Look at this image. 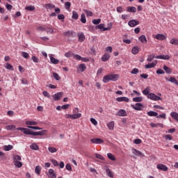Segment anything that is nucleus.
I'll use <instances>...</instances> for the list:
<instances>
[{
	"label": "nucleus",
	"mask_w": 178,
	"mask_h": 178,
	"mask_svg": "<svg viewBox=\"0 0 178 178\" xmlns=\"http://www.w3.org/2000/svg\"><path fill=\"white\" fill-rule=\"evenodd\" d=\"M73 55H74V54H72V52H67L65 54V56L66 58H71V56H73Z\"/></svg>",
	"instance_id": "58"
},
{
	"label": "nucleus",
	"mask_w": 178,
	"mask_h": 178,
	"mask_svg": "<svg viewBox=\"0 0 178 178\" xmlns=\"http://www.w3.org/2000/svg\"><path fill=\"white\" fill-rule=\"evenodd\" d=\"M25 10L33 12V10H35V7L34 6H27L26 7H25Z\"/></svg>",
	"instance_id": "27"
},
{
	"label": "nucleus",
	"mask_w": 178,
	"mask_h": 178,
	"mask_svg": "<svg viewBox=\"0 0 178 178\" xmlns=\"http://www.w3.org/2000/svg\"><path fill=\"white\" fill-rule=\"evenodd\" d=\"M33 62H34V63H38L40 62V59L38 58L37 56H33L31 58Z\"/></svg>",
	"instance_id": "48"
},
{
	"label": "nucleus",
	"mask_w": 178,
	"mask_h": 178,
	"mask_svg": "<svg viewBox=\"0 0 178 178\" xmlns=\"http://www.w3.org/2000/svg\"><path fill=\"white\" fill-rule=\"evenodd\" d=\"M63 95V92H60L54 94L53 95V98H54V101H59V99H61Z\"/></svg>",
	"instance_id": "9"
},
{
	"label": "nucleus",
	"mask_w": 178,
	"mask_h": 178,
	"mask_svg": "<svg viewBox=\"0 0 178 178\" xmlns=\"http://www.w3.org/2000/svg\"><path fill=\"white\" fill-rule=\"evenodd\" d=\"M156 63H158V60L149 63L145 65V69H152V67H155L156 66Z\"/></svg>",
	"instance_id": "12"
},
{
	"label": "nucleus",
	"mask_w": 178,
	"mask_h": 178,
	"mask_svg": "<svg viewBox=\"0 0 178 178\" xmlns=\"http://www.w3.org/2000/svg\"><path fill=\"white\" fill-rule=\"evenodd\" d=\"M95 158L97 159H101V161H105V157H104L102 155L99 154H95Z\"/></svg>",
	"instance_id": "44"
},
{
	"label": "nucleus",
	"mask_w": 178,
	"mask_h": 178,
	"mask_svg": "<svg viewBox=\"0 0 178 178\" xmlns=\"http://www.w3.org/2000/svg\"><path fill=\"white\" fill-rule=\"evenodd\" d=\"M147 115L148 116H151V117H152V116H154V117H156V116L158 117V113H156V112H155V111H152L147 112Z\"/></svg>",
	"instance_id": "30"
},
{
	"label": "nucleus",
	"mask_w": 178,
	"mask_h": 178,
	"mask_svg": "<svg viewBox=\"0 0 178 178\" xmlns=\"http://www.w3.org/2000/svg\"><path fill=\"white\" fill-rule=\"evenodd\" d=\"M79 42H84L86 41V35L83 32H79L77 33Z\"/></svg>",
	"instance_id": "4"
},
{
	"label": "nucleus",
	"mask_w": 178,
	"mask_h": 178,
	"mask_svg": "<svg viewBox=\"0 0 178 178\" xmlns=\"http://www.w3.org/2000/svg\"><path fill=\"white\" fill-rule=\"evenodd\" d=\"M13 159L14 161H22V157H20V156L19 155H14L13 156Z\"/></svg>",
	"instance_id": "55"
},
{
	"label": "nucleus",
	"mask_w": 178,
	"mask_h": 178,
	"mask_svg": "<svg viewBox=\"0 0 178 178\" xmlns=\"http://www.w3.org/2000/svg\"><path fill=\"white\" fill-rule=\"evenodd\" d=\"M107 156L111 161H116V157L112 153H108Z\"/></svg>",
	"instance_id": "31"
},
{
	"label": "nucleus",
	"mask_w": 178,
	"mask_h": 178,
	"mask_svg": "<svg viewBox=\"0 0 178 178\" xmlns=\"http://www.w3.org/2000/svg\"><path fill=\"white\" fill-rule=\"evenodd\" d=\"M156 59H163L164 60H169L170 59V56L169 55H160L155 56Z\"/></svg>",
	"instance_id": "13"
},
{
	"label": "nucleus",
	"mask_w": 178,
	"mask_h": 178,
	"mask_svg": "<svg viewBox=\"0 0 178 178\" xmlns=\"http://www.w3.org/2000/svg\"><path fill=\"white\" fill-rule=\"evenodd\" d=\"M119 75L118 74H107L103 77V83H109V81H118Z\"/></svg>",
	"instance_id": "1"
},
{
	"label": "nucleus",
	"mask_w": 178,
	"mask_h": 178,
	"mask_svg": "<svg viewBox=\"0 0 178 178\" xmlns=\"http://www.w3.org/2000/svg\"><path fill=\"white\" fill-rule=\"evenodd\" d=\"M73 57L74 58V59H76V60H81V56L79 55V54H73Z\"/></svg>",
	"instance_id": "53"
},
{
	"label": "nucleus",
	"mask_w": 178,
	"mask_h": 178,
	"mask_svg": "<svg viewBox=\"0 0 178 178\" xmlns=\"http://www.w3.org/2000/svg\"><path fill=\"white\" fill-rule=\"evenodd\" d=\"M138 52H140V48L138 47V46H135L132 48L131 53L134 55H137Z\"/></svg>",
	"instance_id": "21"
},
{
	"label": "nucleus",
	"mask_w": 178,
	"mask_h": 178,
	"mask_svg": "<svg viewBox=\"0 0 178 178\" xmlns=\"http://www.w3.org/2000/svg\"><path fill=\"white\" fill-rule=\"evenodd\" d=\"M18 131H23L24 134H27L29 136H40L39 132H34L27 128L18 127L16 129Z\"/></svg>",
	"instance_id": "2"
},
{
	"label": "nucleus",
	"mask_w": 178,
	"mask_h": 178,
	"mask_svg": "<svg viewBox=\"0 0 178 178\" xmlns=\"http://www.w3.org/2000/svg\"><path fill=\"white\" fill-rule=\"evenodd\" d=\"M106 172L107 176H108V177L113 178V172H112V171H111V169L107 168L106 170Z\"/></svg>",
	"instance_id": "32"
},
{
	"label": "nucleus",
	"mask_w": 178,
	"mask_h": 178,
	"mask_svg": "<svg viewBox=\"0 0 178 178\" xmlns=\"http://www.w3.org/2000/svg\"><path fill=\"white\" fill-rule=\"evenodd\" d=\"M156 74H165V71L162 69H159L156 70Z\"/></svg>",
	"instance_id": "62"
},
{
	"label": "nucleus",
	"mask_w": 178,
	"mask_h": 178,
	"mask_svg": "<svg viewBox=\"0 0 178 178\" xmlns=\"http://www.w3.org/2000/svg\"><path fill=\"white\" fill-rule=\"evenodd\" d=\"M163 68L165 70V73H167L168 74H172V70L169 67L163 65Z\"/></svg>",
	"instance_id": "29"
},
{
	"label": "nucleus",
	"mask_w": 178,
	"mask_h": 178,
	"mask_svg": "<svg viewBox=\"0 0 178 178\" xmlns=\"http://www.w3.org/2000/svg\"><path fill=\"white\" fill-rule=\"evenodd\" d=\"M138 72H139V70L138 68H134L131 72V74H137Z\"/></svg>",
	"instance_id": "59"
},
{
	"label": "nucleus",
	"mask_w": 178,
	"mask_h": 178,
	"mask_svg": "<svg viewBox=\"0 0 178 178\" xmlns=\"http://www.w3.org/2000/svg\"><path fill=\"white\" fill-rule=\"evenodd\" d=\"M138 24H140V22L136 19L130 20L128 22V26H129V27H136V26H138Z\"/></svg>",
	"instance_id": "7"
},
{
	"label": "nucleus",
	"mask_w": 178,
	"mask_h": 178,
	"mask_svg": "<svg viewBox=\"0 0 178 178\" xmlns=\"http://www.w3.org/2000/svg\"><path fill=\"white\" fill-rule=\"evenodd\" d=\"M134 102H143V97H134L133 98Z\"/></svg>",
	"instance_id": "38"
},
{
	"label": "nucleus",
	"mask_w": 178,
	"mask_h": 178,
	"mask_svg": "<svg viewBox=\"0 0 178 178\" xmlns=\"http://www.w3.org/2000/svg\"><path fill=\"white\" fill-rule=\"evenodd\" d=\"M87 69V66H86V64L82 63L78 65L77 72H84Z\"/></svg>",
	"instance_id": "11"
},
{
	"label": "nucleus",
	"mask_w": 178,
	"mask_h": 178,
	"mask_svg": "<svg viewBox=\"0 0 178 178\" xmlns=\"http://www.w3.org/2000/svg\"><path fill=\"white\" fill-rule=\"evenodd\" d=\"M90 141L92 144H102L104 143V140L101 138H92Z\"/></svg>",
	"instance_id": "14"
},
{
	"label": "nucleus",
	"mask_w": 178,
	"mask_h": 178,
	"mask_svg": "<svg viewBox=\"0 0 178 178\" xmlns=\"http://www.w3.org/2000/svg\"><path fill=\"white\" fill-rule=\"evenodd\" d=\"M155 58L154 55H149L147 58V62H152Z\"/></svg>",
	"instance_id": "52"
},
{
	"label": "nucleus",
	"mask_w": 178,
	"mask_h": 178,
	"mask_svg": "<svg viewBox=\"0 0 178 178\" xmlns=\"http://www.w3.org/2000/svg\"><path fill=\"white\" fill-rule=\"evenodd\" d=\"M22 56H23V58H24L25 59H27L30 57V55L29 54V53H27L26 51H22Z\"/></svg>",
	"instance_id": "43"
},
{
	"label": "nucleus",
	"mask_w": 178,
	"mask_h": 178,
	"mask_svg": "<svg viewBox=\"0 0 178 178\" xmlns=\"http://www.w3.org/2000/svg\"><path fill=\"white\" fill-rule=\"evenodd\" d=\"M53 77H54V79L57 81L60 80V76H59V74H58L56 72L53 73Z\"/></svg>",
	"instance_id": "51"
},
{
	"label": "nucleus",
	"mask_w": 178,
	"mask_h": 178,
	"mask_svg": "<svg viewBox=\"0 0 178 178\" xmlns=\"http://www.w3.org/2000/svg\"><path fill=\"white\" fill-rule=\"evenodd\" d=\"M49 152H51V154H54V152H56V151H58V149H56V148L55 147H49L48 148Z\"/></svg>",
	"instance_id": "49"
},
{
	"label": "nucleus",
	"mask_w": 178,
	"mask_h": 178,
	"mask_svg": "<svg viewBox=\"0 0 178 178\" xmlns=\"http://www.w3.org/2000/svg\"><path fill=\"white\" fill-rule=\"evenodd\" d=\"M117 116H127V113L123 110V109H120L119 111L117 112L116 113Z\"/></svg>",
	"instance_id": "16"
},
{
	"label": "nucleus",
	"mask_w": 178,
	"mask_h": 178,
	"mask_svg": "<svg viewBox=\"0 0 178 178\" xmlns=\"http://www.w3.org/2000/svg\"><path fill=\"white\" fill-rule=\"evenodd\" d=\"M107 127H108L109 130H113L115 127V122L111 121L109 123L107 124Z\"/></svg>",
	"instance_id": "26"
},
{
	"label": "nucleus",
	"mask_w": 178,
	"mask_h": 178,
	"mask_svg": "<svg viewBox=\"0 0 178 178\" xmlns=\"http://www.w3.org/2000/svg\"><path fill=\"white\" fill-rule=\"evenodd\" d=\"M81 116V113H76L72 115V120H74L76 119H79V118Z\"/></svg>",
	"instance_id": "37"
},
{
	"label": "nucleus",
	"mask_w": 178,
	"mask_h": 178,
	"mask_svg": "<svg viewBox=\"0 0 178 178\" xmlns=\"http://www.w3.org/2000/svg\"><path fill=\"white\" fill-rule=\"evenodd\" d=\"M139 41H140V42H142V44H147V37H145V35H141L139 38H138Z\"/></svg>",
	"instance_id": "18"
},
{
	"label": "nucleus",
	"mask_w": 178,
	"mask_h": 178,
	"mask_svg": "<svg viewBox=\"0 0 178 178\" xmlns=\"http://www.w3.org/2000/svg\"><path fill=\"white\" fill-rule=\"evenodd\" d=\"M92 22L93 24H99L101 23V19H93Z\"/></svg>",
	"instance_id": "54"
},
{
	"label": "nucleus",
	"mask_w": 178,
	"mask_h": 178,
	"mask_svg": "<svg viewBox=\"0 0 178 178\" xmlns=\"http://www.w3.org/2000/svg\"><path fill=\"white\" fill-rule=\"evenodd\" d=\"M90 122L94 124V126H97V124H98V122L95 118H90Z\"/></svg>",
	"instance_id": "56"
},
{
	"label": "nucleus",
	"mask_w": 178,
	"mask_h": 178,
	"mask_svg": "<svg viewBox=\"0 0 178 178\" xmlns=\"http://www.w3.org/2000/svg\"><path fill=\"white\" fill-rule=\"evenodd\" d=\"M166 81H170V83H172L173 84H175V86H178V81L176 79V78L173 76H170V78L165 77Z\"/></svg>",
	"instance_id": "8"
},
{
	"label": "nucleus",
	"mask_w": 178,
	"mask_h": 178,
	"mask_svg": "<svg viewBox=\"0 0 178 178\" xmlns=\"http://www.w3.org/2000/svg\"><path fill=\"white\" fill-rule=\"evenodd\" d=\"M73 31H67V32H64L63 35H65V37H73Z\"/></svg>",
	"instance_id": "34"
},
{
	"label": "nucleus",
	"mask_w": 178,
	"mask_h": 178,
	"mask_svg": "<svg viewBox=\"0 0 178 178\" xmlns=\"http://www.w3.org/2000/svg\"><path fill=\"white\" fill-rule=\"evenodd\" d=\"M31 149H33L34 151H38L40 149V147L37 145L35 143H33L30 145Z\"/></svg>",
	"instance_id": "28"
},
{
	"label": "nucleus",
	"mask_w": 178,
	"mask_h": 178,
	"mask_svg": "<svg viewBox=\"0 0 178 178\" xmlns=\"http://www.w3.org/2000/svg\"><path fill=\"white\" fill-rule=\"evenodd\" d=\"M65 9L69 10V9H70V6H72V3L70 2H69V1H67L65 3Z\"/></svg>",
	"instance_id": "50"
},
{
	"label": "nucleus",
	"mask_w": 178,
	"mask_h": 178,
	"mask_svg": "<svg viewBox=\"0 0 178 178\" xmlns=\"http://www.w3.org/2000/svg\"><path fill=\"white\" fill-rule=\"evenodd\" d=\"M51 163H53L54 166H59V163H58V161L55 159H51Z\"/></svg>",
	"instance_id": "57"
},
{
	"label": "nucleus",
	"mask_w": 178,
	"mask_h": 178,
	"mask_svg": "<svg viewBox=\"0 0 178 178\" xmlns=\"http://www.w3.org/2000/svg\"><path fill=\"white\" fill-rule=\"evenodd\" d=\"M25 124H26V126H37V124H38V122L35 121H26L25 122Z\"/></svg>",
	"instance_id": "23"
},
{
	"label": "nucleus",
	"mask_w": 178,
	"mask_h": 178,
	"mask_svg": "<svg viewBox=\"0 0 178 178\" xmlns=\"http://www.w3.org/2000/svg\"><path fill=\"white\" fill-rule=\"evenodd\" d=\"M54 33V29L52 28H47V33L52 34Z\"/></svg>",
	"instance_id": "64"
},
{
	"label": "nucleus",
	"mask_w": 178,
	"mask_h": 178,
	"mask_svg": "<svg viewBox=\"0 0 178 178\" xmlns=\"http://www.w3.org/2000/svg\"><path fill=\"white\" fill-rule=\"evenodd\" d=\"M164 138H165V140H169L170 141L173 140V138L171 136V135L169 134L164 136Z\"/></svg>",
	"instance_id": "60"
},
{
	"label": "nucleus",
	"mask_w": 178,
	"mask_h": 178,
	"mask_svg": "<svg viewBox=\"0 0 178 178\" xmlns=\"http://www.w3.org/2000/svg\"><path fill=\"white\" fill-rule=\"evenodd\" d=\"M4 149L5 151H10L11 149H13V146H12L11 145H6L4 147Z\"/></svg>",
	"instance_id": "47"
},
{
	"label": "nucleus",
	"mask_w": 178,
	"mask_h": 178,
	"mask_svg": "<svg viewBox=\"0 0 178 178\" xmlns=\"http://www.w3.org/2000/svg\"><path fill=\"white\" fill-rule=\"evenodd\" d=\"M157 169L159 170H162L163 172H168L169 170V168L168 166L165 165L164 164L160 163L156 165Z\"/></svg>",
	"instance_id": "5"
},
{
	"label": "nucleus",
	"mask_w": 178,
	"mask_h": 178,
	"mask_svg": "<svg viewBox=\"0 0 178 178\" xmlns=\"http://www.w3.org/2000/svg\"><path fill=\"white\" fill-rule=\"evenodd\" d=\"M39 136H45L47 135V130H42L40 131H38Z\"/></svg>",
	"instance_id": "63"
},
{
	"label": "nucleus",
	"mask_w": 178,
	"mask_h": 178,
	"mask_svg": "<svg viewBox=\"0 0 178 178\" xmlns=\"http://www.w3.org/2000/svg\"><path fill=\"white\" fill-rule=\"evenodd\" d=\"M132 154H134V155H136V156H144V154H143L139 150H137V149L134 148L132 149Z\"/></svg>",
	"instance_id": "10"
},
{
	"label": "nucleus",
	"mask_w": 178,
	"mask_h": 178,
	"mask_svg": "<svg viewBox=\"0 0 178 178\" xmlns=\"http://www.w3.org/2000/svg\"><path fill=\"white\" fill-rule=\"evenodd\" d=\"M40 172H41V167L40 165H37L35 168V173H36V175H40Z\"/></svg>",
	"instance_id": "39"
},
{
	"label": "nucleus",
	"mask_w": 178,
	"mask_h": 178,
	"mask_svg": "<svg viewBox=\"0 0 178 178\" xmlns=\"http://www.w3.org/2000/svg\"><path fill=\"white\" fill-rule=\"evenodd\" d=\"M14 165L17 168H22L23 166V163L19 161H14Z\"/></svg>",
	"instance_id": "35"
},
{
	"label": "nucleus",
	"mask_w": 178,
	"mask_h": 178,
	"mask_svg": "<svg viewBox=\"0 0 178 178\" xmlns=\"http://www.w3.org/2000/svg\"><path fill=\"white\" fill-rule=\"evenodd\" d=\"M6 130H15L16 129V126L15 125H7L6 127Z\"/></svg>",
	"instance_id": "45"
},
{
	"label": "nucleus",
	"mask_w": 178,
	"mask_h": 178,
	"mask_svg": "<svg viewBox=\"0 0 178 178\" xmlns=\"http://www.w3.org/2000/svg\"><path fill=\"white\" fill-rule=\"evenodd\" d=\"M147 98L152 101H162V98L155 95V93H150L147 95Z\"/></svg>",
	"instance_id": "3"
},
{
	"label": "nucleus",
	"mask_w": 178,
	"mask_h": 178,
	"mask_svg": "<svg viewBox=\"0 0 178 178\" xmlns=\"http://www.w3.org/2000/svg\"><path fill=\"white\" fill-rule=\"evenodd\" d=\"M49 58H50V62L53 65H58V63H59V60L55 58L53 55H50Z\"/></svg>",
	"instance_id": "15"
},
{
	"label": "nucleus",
	"mask_w": 178,
	"mask_h": 178,
	"mask_svg": "<svg viewBox=\"0 0 178 178\" xmlns=\"http://www.w3.org/2000/svg\"><path fill=\"white\" fill-rule=\"evenodd\" d=\"M170 116L171 118H172V119H174L175 120H176V122H178V113L176 112H172L170 113Z\"/></svg>",
	"instance_id": "25"
},
{
	"label": "nucleus",
	"mask_w": 178,
	"mask_h": 178,
	"mask_svg": "<svg viewBox=\"0 0 178 178\" xmlns=\"http://www.w3.org/2000/svg\"><path fill=\"white\" fill-rule=\"evenodd\" d=\"M155 38L159 40V41H163L166 38V36L163 34H156Z\"/></svg>",
	"instance_id": "17"
},
{
	"label": "nucleus",
	"mask_w": 178,
	"mask_h": 178,
	"mask_svg": "<svg viewBox=\"0 0 178 178\" xmlns=\"http://www.w3.org/2000/svg\"><path fill=\"white\" fill-rule=\"evenodd\" d=\"M72 18L74 20H77L79 19V14L76 11H72Z\"/></svg>",
	"instance_id": "36"
},
{
	"label": "nucleus",
	"mask_w": 178,
	"mask_h": 178,
	"mask_svg": "<svg viewBox=\"0 0 178 178\" xmlns=\"http://www.w3.org/2000/svg\"><path fill=\"white\" fill-rule=\"evenodd\" d=\"M127 12H130L131 13H136V12H137V8L134 6H129L127 8Z\"/></svg>",
	"instance_id": "19"
},
{
	"label": "nucleus",
	"mask_w": 178,
	"mask_h": 178,
	"mask_svg": "<svg viewBox=\"0 0 178 178\" xmlns=\"http://www.w3.org/2000/svg\"><path fill=\"white\" fill-rule=\"evenodd\" d=\"M143 94L144 95H149V87H147V88H146L144 90H143Z\"/></svg>",
	"instance_id": "41"
},
{
	"label": "nucleus",
	"mask_w": 178,
	"mask_h": 178,
	"mask_svg": "<svg viewBox=\"0 0 178 178\" xmlns=\"http://www.w3.org/2000/svg\"><path fill=\"white\" fill-rule=\"evenodd\" d=\"M85 13H86V16H88V17L92 16V12H91L88 10H86Z\"/></svg>",
	"instance_id": "61"
},
{
	"label": "nucleus",
	"mask_w": 178,
	"mask_h": 178,
	"mask_svg": "<svg viewBox=\"0 0 178 178\" xmlns=\"http://www.w3.org/2000/svg\"><path fill=\"white\" fill-rule=\"evenodd\" d=\"M81 23H83V24L87 22V19H86V15L82 14L81 15Z\"/></svg>",
	"instance_id": "42"
},
{
	"label": "nucleus",
	"mask_w": 178,
	"mask_h": 178,
	"mask_svg": "<svg viewBox=\"0 0 178 178\" xmlns=\"http://www.w3.org/2000/svg\"><path fill=\"white\" fill-rule=\"evenodd\" d=\"M110 58H111V55H109L108 54H105L102 57V62H107V60H109Z\"/></svg>",
	"instance_id": "22"
},
{
	"label": "nucleus",
	"mask_w": 178,
	"mask_h": 178,
	"mask_svg": "<svg viewBox=\"0 0 178 178\" xmlns=\"http://www.w3.org/2000/svg\"><path fill=\"white\" fill-rule=\"evenodd\" d=\"M143 106H144L141 103H136L135 106L131 105V108H133V109H135V111H142Z\"/></svg>",
	"instance_id": "6"
},
{
	"label": "nucleus",
	"mask_w": 178,
	"mask_h": 178,
	"mask_svg": "<svg viewBox=\"0 0 178 178\" xmlns=\"http://www.w3.org/2000/svg\"><path fill=\"white\" fill-rule=\"evenodd\" d=\"M116 101H118V102H129V99L126 97H118L116 99Z\"/></svg>",
	"instance_id": "20"
},
{
	"label": "nucleus",
	"mask_w": 178,
	"mask_h": 178,
	"mask_svg": "<svg viewBox=\"0 0 178 178\" xmlns=\"http://www.w3.org/2000/svg\"><path fill=\"white\" fill-rule=\"evenodd\" d=\"M49 174L51 178H56V174L55 173V171L54 170V169H49Z\"/></svg>",
	"instance_id": "24"
},
{
	"label": "nucleus",
	"mask_w": 178,
	"mask_h": 178,
	"mask_svg": "<svg viewBox=\"0 0 178 178\" xmlns=\"http://www.w3.org/2000/svg\"><path fill=\"white\" fill-rule=\"evenodd\" d=\"M170 43L172 44V45H178V39L172 38L170 41Z\"/></svg>",
	"instance_id": "40"
},
{
	"label": "nucleus",
	"mask_w": 178,
	"mask_h": 178,
	"mask_svg": "<svg viewBox=\"0 0 178 178\" xmlns=\"http://www.w3.org/2000/svg\"><path fill=\"white\" fill-rule=\"evenodd\" d=\"M6 69H8V70H12V71L14 70L13 66L8 63H6Z\"/></svg>",
	"instance_id": "46"
},
{
	"label": "nucleus",
	"mask_w": 178,
	"mask_h": 178,
	"mask_svg": "<svg viewBox=\"0 0 178 178\" xmlns=\"http://www.w3.org/2000/svg\"><path fill=\"white\" fill-rule=\"evenodd\" d=\"M150 126L151 127H158V126H159V127H163V124L161 123H150Z\"/></svg>",
	"instance_id": "33"
}]
</instances>
